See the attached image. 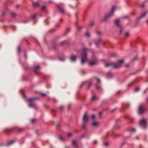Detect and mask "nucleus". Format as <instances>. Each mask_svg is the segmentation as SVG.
I'll list each match as a JSON object with an SVG mask.
<instances>
[{"label": "nucleus", "mask_w": 148, "mask_h": 148, "mask_svg": "<svg viewBox=\"0 0 148 148\" xmlns=\"http://www.w3.org/2000/svg\"><path fill=\"white\" fill-rule=\"evenodd\" d=\"M123 61L121 60L119 61V63L116 64L112 63H106L105 64V66L106 67H108L110 66H112L113 68H119L121 67V64L123 63Z\"/></svg>", "instance_id": "nucleus-1"}, {"label": "nucleus", "mask_w": 148, "mask_h": 148, "mask_svg": "<svg viewBox=\"0 0 148 148\" xmlns=\"http://www.w3.org/2000/svg\"><path fill=\"white\" fill-rule=\"evenodd\" d=\"M87 50L86 48H84L82 50V53L81 58V63L82 64H84V62L87 60L86 51Z\"/></svg>", "instance_id": "nucleus-2"}, {"label": "nucleus", "mask_w": 148, "mask_h": 148, "mask_svg": "<svg viewBox=\"0 0 148 148\" xmlns=\"http://www.w3.org/2000/svg\"><path fill=\"white\" fill-rule=\"evenodd\" d=\"M115 9V7L114 6H113L112 7V9L111 12H110L108 15H106L105 18H108L110 17L113 14L114 12Z\"/></svg>", "instance_id": "nucleus-3"}, {"label": "nucleus", "mask_w": 148, "mask_h": 148, "mask_svg": "<svg viewBox=\"0 0 148 148\" xmlns=\"http://www.w3.org/2000/svg\"><path fill=\"white\" fill-rule=\"evenodd\" d=\"M63 4L62 3H60L58 5V7L62 14H64L65 12L64 9L63 8Z\"/></svg>", "instance_id": "nucleus-4"}, {"label": "nucleus", "mask_w": 148, "mask_h": 148, "mask_svg": "<svg viewBox=\"0 0 148 148\" xmlns=\"http://www.w3.org/2000/svg\"><path fill=\"white\" fill-rule=\"evenodd\" d=\"M23 130L22 128H20L17 127H15L12 128V131L14 132H22Z\"/></svg>", "instance_id": "nucleus-5"}, {"label": "nucleus", "mask_w": 148, "mask_h": 148, "mask_svg": "<svg viewBox=\"0 0 148 148\" xmlns=\"http://www.w3.org/2000/svg\"><path fill=\"white\" fill-rule=\"evenodd\" d=\"M139 125L142 126L143 125L145 126L147 125L146 120L145 119H143L140 120L139 122Z\"/></svg>", "instance_id": "nucleus-6"}, {"label": "nucleus", "mask_w": 148, "mask_h": 148, "mask_svg": "<svg viewBox=\"0 0 148 148\" xmlns=\"http://www.w3.org/2000/svg\"><path fill=\"white\" fill-rule=\"evenodd\" d=\"M146 108L142 107L141 106H140L139 107V112L140 114H141L145 112L146 110Z\"/></svg>", "instance_id": "nucleus-7"}, {"label": "nucleus", "mask_w": 148, "mask_h": 148, "mask_svg": "<svg viewBox=\"0 0 148 148\" xmlns=\"http://www.w3.org/2000/svg\"><path fill=\"white\" fill-rule=\"evenodd\" d=\"M88 121V118L87 115V113L85 112L83 118V121L84 122H87Z\"/></svg>", "instance_id": "nucleus-8"}, {"label": "nucleus", "mask_w": 148, "mask_h": 148, "mask_svg": "<svg viewBox=\"0 0 148 148\" xmlns=\"http://www.w3.org/2000/svg\"><path fill=\"white\" fill-rule=\"evenodd\" d=\"M119 19H117L116 20L115 22V24L118 27L120 28V32L121 33L122 32L121 28V27L119 23Z\"/></svg>", "instance_id": "nucleus-9"}, {"label": "nucleus", "mask_w": 148, "mask_h": 148, "mask_svg": "<svg viewBox=\"0 0 148 148\" xmlns=\"http://www.w3.org/2000/svg\"><path fill=\"white\" fill-rule=\"evenodd\" d=\"M70 59L72 61H75L76 60V56L74 55H72L70 57Z\"/></svg>", "instance_id": "nucleus-10"}, {"label": "nucleus", "mask_w": 148, "mask_h": 148, "mask_svg": "<svg viewBox=\"0 0 148 148\" xmlns=\"http://www.w3.org/2000/svg\"><path fill=\"white\" fill-rule=\"evenodd\" d=\"M146 14H147V12H144V13H143L142 14H141V15L139 17V18H138V19H140V18L144 17L145 16Z\"/></svg>", "instance_id": "nucleus-11"}, {"label": "nucleus", "mask_w": 148, "mask_h": 148, "mask_svg": "<svg viewBox=\"0 0 148 148\" xmlns=\"http://www.w3.org/2000/svg\"><path fill=\"white\" fill-rule=\"evenodd\" d=\"M99 123L98 122L95 121L92 123V125L93 126H97L99 124Z\"/></svg>", "instance_id": "nucleus-12"}, {"label": "nucleus", "mask_w": 148, "mask_h": 148, "mask_svg": "<svg viewBox=\"0 0 148 148\" xmlns=\"http://www.w3.org/2000/svg\"><path fill=\"white\" fill-rule=\"evenodd\" d=\"M33 6L34 7H38L39 5L38 2H33Z\"/></svg>", "instance_id": "nucleus-13"}, {"label": "nucleus", "mask_w": 148, "mask_h": 148, "mask_svg": "<svg viewBox=\"0 0 148 148\" xmlns=\"http://www.w3.org/2000/svg\"><path fill=\"white\" fill-rule=\"evenodd\" d=\"M72 143L74 147H75L76 148L77 147V146L76 143L75 141V140H73Z\"/></svg>", "instance_id": "nucleus-14"}, {"label": "nucleus", "mask_w": 148, "mask_h": 148, "mask_svg": "<svg viewBox=\"0 0 148 148\" xmlns=\"http://www.w3.org/2000/svg\"><path fill=\"white\" fill-rule=\"evenodd\" d=\"M101 41V39H99L97 41L95 42V43L97 47H98L99 44Z\"/></svg>", "instance_id": "nucleus-15"}, {"label": "nucleus", "mask_w": 148, "mask_h": 148, "mask_svg": "<svg viewBox=\"0 0 148 148\" xmlns=\"http://www.w3.org/2000/svg\"><path fill=\"white\" fill-rule=\"evenodd\" d=\"M97 63V62L96 61L91 62L89 63V64L90 65H95Z\"/></svg>", "instance_id": "nucleus-16"}, {"label": "nucleus", "mask_w": 148, "mask_h": 148, "mask_svg": "<svg viewBox=\"0 0 148 148\" xmlns=\"http://www.w3.org/2000/svg\"><path fill=\"white\" fill-rule=\"evenodd\" d=\"M46 10V7L45 6H43L41 7V11H45Z\"/></svg>", "instance_id": "nucleus-17"}, {"label": "nucleus", "mask_w": 148, "mask_h": 148, "mask_svg": "<svg viewBox=\"0 0 148 148\" xmlns=\"http://www.w3.org/2000/svg\"><path fill=\"white\" fill-rule=\"evenodd\" d=\"M29 107H34V108L36 109L37 108V107L36 106H35L34 105H33V104H29Z\"/></svg>", "instance_id": "nucleus-18"}, {"label": "nucleus", "mask_w": 148, "mask_h": 148, "mask_svg": "<svg viewBox=\"0 0 148 148\" xmlns=\"http://www.w3.org/2000/svg\"><path fill=\"white\" fill-rule=\"evenodd\" d=\"M37 15V14H34L32 15L31 16V18L32 19H34V18H35L36 17V16Z\"/></svg>", "instance_id": "nucleus-19"}, {"label": "nucleus", "mask_w": 148, "mask_h": 148, "mask_svg": "<svg viewBox=\"0 0 148 148\" xmlns=\"http://www.w3.org/2000/svg\"><path fill=\"white\" fill-rule=\"evenodd\" d=\"M36 99L37 98L36 97H33L29 99L28 100L30 102H32L33 100Z\"/></svg>", "instance_id": "nucleus-20"}, {"label": "nucleus", "mask_w": 148, "mask_h": 148, "mask_svg": "<svg viewBox=\"0 0 148 148\" xmlns=\"http://www.w3.org/2000/svg\"><path fill=\"white\" fill-rule=\"evenodd\" d=\"M67 41H64L63 42H61L60 43V44L62 45H63L65 44H67Z\"/></svg>", "instance_id": "nucleus-21"}, {"label": "nucleus", "mask_w": 148, "mask_h": 148, "mask_svg": "<svg viewBox=\"0 0 148 148\" xmlns=\"http://www.w3.org/2000/svg\"><path fill=\"white\" fill-rule=\"evenodd\" d=\"M99 84H96V86L98 89H99L100 88V86Z\"/></svg>", "instance_id": "nucleus-22"}, {"label": "nucleus", "mask_w": 148, "mask_h": 148, "mask_svg": "<svg viewBox=\"0 0 148 148\" xmlns=\"http://www.w3.org/2000/svg\"><path fill=\"white\" fill-rule=\"evenodd\" d=\"M130 35L128 32H126L125 34V38H126L130 36Z\"/></svg>", "instance_id": "nucleus-23"}, {"label": "nucleus", "mask_w": 148, "mask_h": 148, "mask_svg": "<svg viewBox=\"0 0 148 148\" xmlns=\"http://www.w3.org/2000/svg\"><path fill=\"white\" fill-rule=\"evenodd\" d=\"M129 131L131 132H133L135 131V129L134 128H130L129 129Z\"/></svg>", "instance_id": "nucleus-24"}, {"label": "nucleus", "mask_w": 148, "mask_h": 148, "mask_svg": "<svg viewBox=\"0 0 148 148\" xmlns=\"http://www.w3.org/2000/svg\"><path fill=\"white\" fill-rule=\"evenodd\" d=\"M97 99V97L94 95H93L92 97L91 98V100L92 101Z\"/></svg>", "instance_id": "nucleus-25"}, {"label": "nucleus", "mask_w": 148, "mask_h": 148, "mask_svg": "<svg viewBox=\"0 0 148 148\" xmlns=\"http://www.w3.org/2000/svg\"><path fill=\"white\" fill-rule=\"evenodd\" d=\"M11 15L13 17H14L16 16V14L14 13H11Z\"/></svg>", "instance_id": "nucleus-26"}, {"label": "nucleus", "mask_w": 148, "mask_h": 148, "mask_svg": "<svg viewBox=\"0 0 148 148\" xmlns=\"http://www.w3.org/2000/svg\"><path fill=\"white\" fill-rule=\"evenodd\" d=\"M14 142V140H12V141L8 143V145H11Z\"/></svg>", "instance_id": "nucleus-27"}, {"label": "nucleus", "mask_w": 148, "mask_h": 148, "mask_svg": "<svg viewBox=\"0 0 148 148\" xmlns=\"http://www.w3.org/2000/svg\"><path fill=\"white\" fill-rule=\"evenodd\" d=\"M40 68V66L38 65L36 66L35 67V69H36V70H38Z\"/></svg>", "instance_id": "nucleus-28"}, {"label": "nucleus", "mask_w": 148, "mask_h": 148, "mask_svg": "<svg viewBox=\"0 0 148 148\" xmlns=\"http://www.w3.org/2000/svg\"><path fill=\"white\" fill-rule=\"evenodd\" d=\"M92 84L91 82H90L89 83L87 88V89H88L90 88V87L92 85Z\"/></svg>", "instance_id": "nucleus-29"}, {"label": "nucleus", "mask_w": 148, "mask_h": 148, "mask_svg": "<svg viewBox=\"0 0 148 148\" xmlns=\"http://www.w3.org/2000/svg\"><path fill=\"white\" fill-rule=\"evenodd\" d=\"M85 36L86 37H89L90 36V34L88 32H87L85 34Z\"/></svg>", "instance_id": "nucleus-30"}, {"label": "nucleus", "mask_w": 148, "mask_h": 148, "mask_svg": "<svg viewBox=\"0 0 148 148\" xmlns=\"http://www.w3.org/2000/svg\"><path fill=\"white\" fill-rule=\"evenodd\" d=\"M116 55V54L114 53H112L110 54V56L114 57Z\"/></svg>", "instance_id": "nucleus-31"}, {"label": "nucleus", "mask_w": 148, "mask_h": 148, "mask_svg": "<svg viewBox=\"0 0 148 148\" xmlns=\"http://www.w3.org/2000/svg\"><path fill=\"white\" fill-rule=\"evenodd\" d=\"M82 27H78L77 29V30L78 31H79L80 30L82 29Z\"/></svg>", "instance_id": "nucleus-32"}, {"label": "nucleus", "mask_w": 148, "mask_h": 148, "mask_svg": "<svg viewBox=\"0 0 148 148\" xmlns=\"http://www.w3.org/2000/svg\"><path fill=\"white\" fill-rule=\"evenodd\" d=\"M139 6L141 8H143L144 7V4H140L139 5Z\"/></svg>", "instance_id": "nucleus-33"}, {"label": "nucleus", "mask_w": 148, "mask_h": 148, "mask_svg": "<svg viewBox=\"0 0 148 148\" xmlns=\"http://www.w3.org/2000/svg\"><path fill=\"white\" fill-rule=\"evenodd\" d=\"M41 95L42 96H45L47 95V94H46L44 93H41Z\"/></svg>", "instance_id": "nucleus-34"}, {"label": "nucleus", "mask_w": 148, "mask_h": 148, "mask_svg": "<svg viewBox=\"0 0 148 148\" xmlns=\"http://www.w3.org/2000/svg\"><path fill=\"white\" fill-rule=\"evenodd\" d=\"M17 50L18 53H20L21 51V49L19 47H18L17 48Z\"/></svg>", "instance_id": "nucleus-35"}, {"label": "nucleus", "mask_w": 148, "mask_h": 148, "mask_svg": "<svg viewBox=\"0 0 148 148\" xmlns=\"http://www.w3.org/2000/svg\"><path fill=\"white\" fill-rule=\"evenodd\" d=\"M93 24V23L92 22L90 24H89L88 26V27H90L91 26H92Z\"/></svg>", "instance_id": "nucleus-36"}, {"label": "nucleus", "mask_w": 148, "mask_h": 148, "mask_svg": "<svg viewBox=\"0 0 148 148\" xmlns=\"http://www.w3.org/2000/svg\"><path fill=\"white\" fill-rule=\"evenodd\" d=\"M95 114H92V117H91L92 119H95Z\"/></svg>", "instance_id": "nucleus-37"}, {"label": "nucleus", "mask_w": 148, "mask_h": 148, "mask_svg": "<svg viewBox=\"0 0 148 148\" xmlns=\"http://www.w3.org/2000/svg\"><path fill=\"white\" fill-rule=\"evenodd\" d=\"M97 143V142L96 140H95L93 142V143L94 144V145L96 144Z\"/></svg>", "instance_id": "nucleus-38"}, {"label": "nucleus", "mask_w": 148, "mask_h": 148, "mask_svg": "<svg viewBox=\"0 0 148 148\" xmlns=\"http://www.w3.org/2000/svg\"><path fill=\"white\" fill-rule=\"evenodd\" d=\"M139 88H137L135 89L134 90V91H137L139 90Z\"/></svg>", "instance_id": "nucleus-39"}, {"label": "nucleus", "mask_w": 148, "mask_h": 148, "mask_svg": "<svg viewBox=\"0 0 148 148\" xmlns=\"http://www.w3.org/2000/svg\"><path fill=\"white\" fill-rule=\"evenodd\" d=\"M59 139L60 140H62L63 139V137L62 136H60L59 137Z\"/></svg>", "instance_id": "nucleus-40"}, {"label": "nucleus", "mask_w": 148, "mask_h": 148, "mask_svg": "<svg viewBox=\"0 0 148 148\" xmlns=\"http://www.w3.org/2000/svg\"><path fill=\"white\" fill-rule=\"evenodd\" d=\"M104 144L105 146H107L108 145V142H106Z\"/></svg>", "instance_id": "nucleus-41"}, {"label": "nucleus", "mask_w": 148, "mask_h": 148, "mask_svg": "<svg viewBox=\"0 0 148 148\" xmlns=\"http://www.w3.org/2000/svg\"><path fill=\"white\" fill-rule=\"evenodd\" d=\"M35 119H32L31 120V122L32 123H34L35 121Z\"/></svg>", "instance_id": "nucleus-42"}, {"label": "nucleus", "mask_w": 148, "mask_h": 148, "mask_svg": "<svg viewBox=\"0 0 148 148\" xmlns=\"http://www.w3.org/2000/svg\"><path fill=\"white\" fill-rule=\"evenodd\" d=\"M97 33L99 35H101V33L100 31H97Z\"/></svg>", "instance_id": "nucleus-43"}, {"label": "nucleus", "mask_w": 148, "mask_h": 148, "mask_svg": "<svg viewBox=\"0 0 148 148\" xmlns=\"http://www.w3.org/2000/svg\"><path fill=\"white\" fill-rule=\"evenodd\" d=\"M72 136V134L71 133H69L68 134V136Z\"/></svg>", "instance_id": "nucleus-44"}, {"label": "nucleus", "mask_w": 148, "mask_h": 148, "mask_svg": "<svg viewBox=\"0 0 148 148\" xmlns=\"http://www.w3.org/2000/svg\"><path fill=\"white\" fill-rule=\"evenodd\" d=\"M59 59L61 61H64V59L62 58H60Z\"/></svg>", "instance_id": "nucleus-45"}, {"label": "nucleus", "mask_w": 148, "mask_h": 148, "mask_svg": "<svg viewBox=\"0 0 148 148\" xmlns=\"http://www.w3.org/2000/svg\"><path fill=\"white\" fill-rule=\"evenodd\" d=\"M37 70H36V69H35V70L34 71V73H36L37 74H38V72H37Z\"/></svg>", "instance_id": "nucleus-46"}, {"label": "nucleus", "mask_w": 148, "mask_h": 148, "mask_svg": "<svg viewBox=\"0 0 148 148\" xmlns=\"http://www.w3.org/2000/svg\"><path fill=\"white\" fill-rule=\"evenodd\" d=\"M24 56L25 57V58H27V54H26V53H24Z\"/></svg>", "instance_id": "nucleus-47"}, {"label": "nucleus", "mask_w": 148, "mask_h": 148, "mask_svg": "<svg viewBox=\"0 0 148 148\" xmlns=\"http://www.w3.org/2000/svg\"><path fill=\"white\" fill-rule=\"evenodd\" d=\"M97 81H98V82L99 83L98 84H100V81L99 79H98Z\"/></svg>", "instance_id": "nucleus-48"}, {"label": "nucleus", "mask_w": 148, "mask_h": 148, "mask_svg": "<svg viewBox=\"0 0 148 148\" xmlns=\"http://www.w3.org/2000/svg\"><path fill=\"white\" fill-rule=\"evenodd\" d=\"M60 108L61 110H62L64 108L63 106H61L60 107Z\"/></svg>", "instance_id": "nucleus-49"}, {"label": "nucleus", "mask_w": 148, "mask_h": 148, "mask_svg": "<svg viewBox=\"0 0 148 148\" xmlns=\"http://www.w3.org/2000/svg\"><path fill=\"white\" fill-rule=\"evenodd\" d=\"M62 21H63V19L62 18H60V22H61Z\"/></svg>", "instance_id": "nucleus-50"}, {"label": "nucleus", "mask_w": 148, "mask_h": 148, "mask_svg": "<svg viewBox=\"0 0 148 148\" xmlns=\"http://www.w3.org/2000/svg\"><path fill=\"white\" fill-rule=\"evenodd\" d=\"M19 7V5H16V8H18Z\"/></svg>", "instance_id": "nucleus-51"}, {"label": "nucleus", "mask_w": 148, "mask_h": 148, "mask_svg": "<svg viewBox=\"0 0 148 148\" xmlns=\"http://www.w3.org/2000/svg\"><path fill=\"white\" fill-rule=\"evenodd\" d=\"M102 113V112H100L99 113V116H101V114Z\"/></svg>", "instance_id": "nucleus-52"}, {"label": "nucleus", "mask_w": 148, "mask_h": 148, "mask_svg": "<svg viewBox=\"0 0 148 148\" xmlns=\"http://www.w3.org/2000/svg\"><path fill=\"white\" fill-rule=\"evenodd\" d=\"M125 66L126 67H128L129 66V65L128 64H126V65H125Z\"/></svg>", "instance_id": "nucleus-53"}, {"label": "nucleus", "mask_w": 148, "mask_h": 148, "mask_svg": "<svg viewBox=\"0 0 148 148\" xmlns=\"http://www.w3.org/2000/svg\"><path fill=\"white\" fill-rule=\"evenodd\" d=\"M115 110V109H114V110H112L111 111V112H113V111H114V110Z\"/></svg>", "instance_id": "nucleus-54"}, {"label": "nucleus", "mask_w": 148, "mask_h": 148, "mask_svg": "<svg viewBox=\"0 0 148 148\" xmlns=\"http://www.w3.org/2000/svg\"><path fill=\"white\" fill-rule=\"evenodd\" d=\"M23 22H24V23H27V21H23Z\"/></svg>", "instance_id": "nucleus-55"}, {"label": "nucleus", "mask_w": 148, "mask_h": 148, "mask_svg": "<svg viewBox=\"0 0 148 148\" xmlns=\"http://www.w3.org/2000/svg\"><path fill=\"white\" fill-rule=\"evenodd\" d=\"M132 84V83H130V84H129V85H128V86H130Z\"/></svg>", "instance_id": "nucleus-56"}, {"label": "nucleus", "mask_w": 148, "mask_h": 148, "mask_svg": "<svg viewBox=\"0 0 148 148\" xmlns=\"http://www.w3.org/2000/svg\"><path fill=\"white\" fill-rule=\"evenodd\" d=\"M128 17V16H125L123 17V18H126Z\"/></svg>", "instance_id": "nucleus-57"}, {"label": "nucleus", "mask_w": 148, "mask_h": 148, "mask_svg": "<svg viewBox=\"0 0 148 148\" xmlns=\"http://www.w3.org/2000/svg\"><path fill=\"white\" fill-rule=\"evenodd\" d=\"M53 49H54V50H55L56 49V47L55 46H53Z\"/></svg>", "instance_id": "nucleus-58"}, {"label": "nucleus", "mask_w": 148, "mask_h": 148, "mask_svg": "<svg viewBox=\"0 0 148 148\" xmlns=\"http://www.w3.org/2000/svg\"><path fill=\"white\" fill-rule=\"evenodd\" d=\"M82 126L84 128H85V126L84 125H82Z\"/></svg>", "instance_id": "nucleus-59"}, {"label": "nucleus", "mask_w": 148, "mask_h": 148, "mask_svg": "<svg viewBox=\"0 0 148 148\" xmlns=\"http://www.w3.org/2000/svg\"><path fill=\"white\" fill-rule=\"evenodd\" d=\"M8 130V129H5L4 130V132H6V130Z\"/></svg>", "instance_id": "nucleus-60"}, {"label": "nucleus", "mask_w": 148, "mask_h": 148, "mask_svg": "<svg viewBox=\"0 0 148 148\" xmlns=\"http://www.w3.org/2000/svg\"><path fill=\"white\" fill-rule=\"evenodd\" d=\"M147 90V89H146V90H145L144 91V93H145V92H146V91Z\"/></svg>", "instance_id": "nucleus-61"}, {"label": "nucleus", "mask_w": 148, "mask_h": 148, "mask_svg": "<svg viewBox=\"0 0 148 148\" xmlns=\"http://www.w3.org/2000/svg\"><path fill=\"white\" fill-rule=\"evenodd\" d=\"M86 13H87V11H85L84 12V13L85 14Z\"/></svg>", "instance_id": "nucleus-62"}, {"label": "nucleus", "mask_w": 148, "mask_h": 148, "mask_svg": "<svg viewBox=\"0 0 148 148\" xmlns=\"http://www.w3.org/2000/svg\"><path fill=\"white\" fill-rule=\"evenodd\" d=\"M139 148H142V147L141 146H140Z\"/></svg>", "instance_id": "nucleus-63"}, {"label": "nucleus", "mask_w": 148, "mask_h": 148, "mask_svg": "<svg viewBox=\"0 0 148 148\" xmlns=\"http://www.w3.org/2000/svg\"><path fill=\"white\" fill-rule=\"evenodd\" d=\"M147 102H148V97H147Z\"/></svg>", "instance_id": "nucleus-64"}]
</instances>
